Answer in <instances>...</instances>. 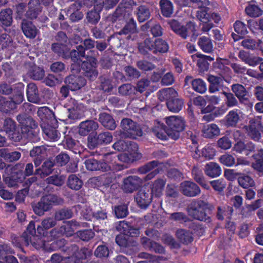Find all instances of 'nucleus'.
<instances>
[{
    "label": "nucleus",
    "mask_w": 263,
    "mask_h": 263,
    "mask_svg": "<svg viewBox=\"0 0 263 263\" xmlns=\"http://www.w3.org/2000/svg\"><path fill=\"white\" fill-rule=\"evenodd\" d=\"M201 33L197 29V26L194 22L191 21L186 23L185 26H182V38L186 39L191 36V41H195L197 36Z\"/></svg>",
    "instance_id": "obj_17"
},
{
    "label": "nucleus",
    "mask_w": 263,
    "mask_h": 263,
    "mask_svg": "<svg viewBox=\"0 0 263 263\" xmlns=\"http://www.w3.org/2000/svg\"><path fill=\"white\" fill-rule=\"evenodd\" d=\"M73 109V110H71L70 113L68 114V118L73 120L80 118L83 114L84 109V105L82 104L79 103L78 102Z\"/></svg>",
    "instance_id": "obj_57"
},
{
    "label": "nucleus",
    "mask_w": 263,
    "mask_h": 263,
    "mask_svg": "<svg viewBox=\"0 0 263 263\" xmlns=\"http://www.w3.org/2000/svg\"><path fill=\"white\" fill-rule=\"evenodd\" d=\"M23 237L26 245H29L30 243L36 249H39L45 246V241L37 236H31L29 239L28 236L26 237L24 235Z\"/></svg>",
    "instance_id": "obj_46"
},
{
    "label": "nucleus",
    "mask_w": 263,
    "mask_h": 263,
    "mask_svg": "<svg viewBox=\"0 0 263 263\" xmlns=\"http://www.w3.org/2000/svg\"><path fill=\"white\" fill-rule=\"evenodd\" d=\"M24 85L22 83H18L14 85L13 91L14 94L11 99L14 100L17 105L22 103L24 100Z\"/></svg>",
    "instance_id": "obj_41"
},
{
    "label": "nucleus",
    "mask_w": 263,
    "mask_h": 263,
    "mask_svg": "<svg viewBox=\"0 0 263 263\" xmlns=\"http://www.w3.org/2000/svg\"><path fill=\"white\" fill-rule=\"evenodd\" d=\"M185 127V121L182 118V142L192 153V157L198 159L200 157V151L198 149V138L195 134L191 130L184 132Z\"/></svg>",
    "instance_id": "obj_3"
},
{
    "label": "nucleus",
    "mask_w": 263,
    "mask_h": 263,
    "mask_svg": "<svg viewBox=\"0 0 263 263\" xmlns=\"http://www.w3.org/2000/svg\"><path fill=\"white\" fill-rule=\"evenodd\" d=\"M72 211L68 209H63L57 211L54 214V218L57 220H62L69 219L72 217Z\"/></svg>",
    "instance_id": "obj_59"
},
{
    "label": "nucleus",
    "mask_w": 263,
    "mask_h": 263,
    "mask_svg": "<svg viewBox=\"0 0 263 263\" xmlns=\"http://www.w3.org/2000/svg\"><path fill=\"white\" fill-rule=\"evenodd\" d=\"M131 150L126 151V153L121 154L118 156H113V153H107L104 155V160L109 163V166L111 164L113 165H119L121 166V169L117 170H111L114 172H118L125 169L126 166L122 163H129L133 161L139 159L141 157V154L138 152V146L137 144H132L130 147Z\"/></svg>",
    "instance_id": "obj_2"
},
{
    "label": "nucleus",
    "mask_w": 263,
    "mask_h": 263,
    "mask_svg": "<svg viewBox=\"0 0 263 263\" xmlns=\"http://www.w3.org/2000/svg\"><path fill=\"white\" fill-rule=\"evenodd\" d=\"M208 81L210 83L209 91L211 93H214L219 90L221 87V83L222 82V78L210 74L208 77Z\"/></svg>",
    "instance_id": "obj_37"
},
{
    "label": "nucleus",
    "mask_w": 263,
    "mask_h": 263,
    "mask_svg": "<svg viewBox=\"0 0 263 263\" xmlns=\"http://www.w3.org/2000/svg\"><path fill=\"white\" fill-rule=\"evenodd\" d=\"M55 219H53L51 217H48L46 219H44L41 223V226H39L37 227V232L40 235H44V230H48L53 227H54L56 224Z\"/></svg>",
    "instance_id": "obj_42"
},
{
    "label": "nucleus",
    "mask_w": 263,
    "mask_h": 263,
    "mask_svg": "<svg viewBox=\"0 0 263 263\" xmlns=\"http://www.w3.org/2000/svg\"><path fill=\"white\" fill-rule=\"evenodd\" d=\"M112 134L108 132H102L97 136L88 137V146L90 149H94L101 144H107L110 143L112 140Z\"/></svg>",
    "instance_id": "obj_10"
},
{
    "label": "nucleus",
    "mask_w": 263,
    "mask_h": 263,
    "mask_svg": "<svg viewBox=\"0 0 263 263\" xmlns=\"http://www.w3.org/2000/svg\"><path fill=\"white\" fill-rule=\"evenodd\" d=\"M26 93L29 102L36 104L41 103L42 100L39 97L37 88L34 83H29L27 85Z\"/></svg>",
    "instance_id": "obj_27"
},
{
    "label": "nucleus",
    "mask_w": 263,
    "mask_h": 263,
    "mask_svg": "<svg viewBox=\"0 0 263 263\" xmlns=\"http://www.w3.org/2000/svg\"><path fill=\"white\" fill-rule=\"evenodd\" d=\"M3 130L10 140L18 142L22 138L21 133L16 129L15 122L11 118H6L4 122Z\"/></svg>",
    "instance_id": "obj_9"
},
{
    "label": "nucleus",
    "mask_w": 263,
    "mask_h": 263,
    "mask_svg": "<svg viewBox=\"0 0 263 263\" xmlns=\"http://www.w3.org/2000/svg\"><path fill=\"white\" fill-rule=\"evenodd\" d=\"M41 11V6L39 0H31L28 3V10L26 16L30 19H33L37 17L39 12Z\"/></svg>",
    "instance_id": "obj_32"
},
{
    "label": "nucleus",
    "mask_w": 263,
    "mask_h": 263,
    "mask_svg": "<svg viewBox=\"0 0 263 263\" xmlns=\"http://www.w3.org/2000/svg\"><path fill=\"white\" fill-rule=\"evenodd\" d=\"M165 184V181L163 179H159L156 180L152 185L151 195L157 197L161 196L162 195Z\"/></svg>",
    "instance_id": "obj_44"
},
{
    "label": "nucleus",
    "mask_w": 263,
    "mask_h": 263,
    "mask_svg": "<svg viewBox=\"0 0 263 263\" xmlns=\"http://www.w3.org/2000/svg\"><path fill=\"white\" fill-rule=\"evenodd\" d=\"M155 41L149 38L146 39L143 42L139 45V51L143 54H146L149 51L154 53Z\"/></svg>",
    "instance_id": "obj_48"
},
{
    "label": "nucleus",
    "mask_w": 263,
    "mask_h": 263,
    "mask_svg": "<svg viewBox=\"0 0 263 263\" xmlns=\"http://www.w3.org/2000/svg\"><path fill=\"white\" fill-rule=\"evenodd\" d=\"M192 175L194 180L205 189L210 188L203 176L202 171L197 166H194L192 170Z\"/></svg>",
    "instance_id": "obj_31"
},
{
    "label": "nucleus",
    "mask_w": 263,
    "mask_h": 263,
    "mask_svg": "<svg viewBox=\"0 0 263 263\" xmlns=\"http://www.w3.org/2000/svg\"><path fill=\"white\" fill-rule=\"evenodd\" d=\"M238 182L239 185L244 189H248L255 185V182L253 178L244 173L240 174L238 179Z\"/></svg>",
    "instance_id": "obj_47"
},
{
    "label": "nucleus",
    "mask_w": 263,
    "mask_h": 263,
    "mask_svg": "<svg viewBox=\"0 0 263 263\" xmlns=\"http://www.w3.org/2000/svg\"><path fill=\"white\" fill-rule=\"evenodd\" d=\"M160 6L162 13L165 17H170L173 12L172 3L169 0H160Z\"/></svg>",
    "instance_id": "obj_50"
},
{
    "label": "nucleus",
    "mask_w": 263,
    "mask_h": 263,
    "mask_svg": "<svg viewBox=\"0 0 263 263\" xmlns=\"http://www.w3.org/2000/svg\"><path fill=\"white\" fill-rule=\"evenodd\" d=\"M76 7L77 5L74 4L70 7L69 9V11L71 12L70 15V18L73 22L78 21L81 20L83 17V13Z\"/></svg>",
    "instance_id": "obj_64"
},
{
    "label": "nucleus",
    "mask_w": 263,
    "mask_h": 263,
    "mask_svg": "<svg viewBox=\"0 0 263 263\" xmlns=\"http://www.w3.org/2000/svg\"><path fill=\"white\" fill-rule=\"evenodd\" d=\"M142 184V180L137 176H130L124 179L122 189L126 193H132Z\"/></svg>",
    "instance_id": "obj_15"
},
{
    "label": "nucleus",
    "mask_w": 263,
    "mask_h": 263,
    "mask_svg": "<svg viewBox=\"0 0 263 263\" xmlns=\"http://www.w3.org/2000/svg\"><path fill=\"white\" fill-rule=\"evenodd\" d=\"M193 89L200 93H204L206 89V84L201 79H195L192 82Z\"/></svg>",
    "instance_id": "obj_56"
},
{
    "label": "nucleus",
    "mask_w": 263,
    "mask_h": 263,
    "mask_svg": "<svg viewBox=\"0 0 263 263\" xmlns=\"http://www.w3.org/2000/svg\"><path fill=\"white\" fill-rule=\"evenodd\" d=\"M91 55L90 58H87V61H83L81 64V67L85 71V75L90 80L95 79L98 75L95 66L97 64V60L95 58L96 53L95 51H91Z\"/></svg>",
    "instance_id": "obj_7"
},
{
    "label": "nucleus",
    "mask_w": 263,
    "mask_h": 263,
    "mask_svg": "<svg viewBox=\"0 0 263 263\" xmlns=\"http://www.w3.org/2000/svg\"><path fill=\"white\" fill-rule=\"evenodd\" d=\"M99 121L105 128L114 130L116 127V124L112 117L106 113H102L99 116Z\"/></svg>",
    "instance_id": "obj_35"
},
{
    "label": "nucleus",
    "mask_w": 263,
    "mask_h": 263,
    "mask_svg": "<svg viewBox=\"0 0 263 263\" xmlns=\"http://www.w3.org/2000/svg\"><path fill=\"white\" fill-rule=\"evenodd\" d=\"M254 161L252 167L258 174L263 175V149H260L252 155Z\"/></svg>",
    "instance_id": "obj_25"
},
{
    "label": "nucleus",
    "mask_w": 263,
    "mask_h": 263,
    "mask_svg": "<svg viewBox=\"0 0 263 263\" xmlns=\"http://www.w3.org/2000/svg\"><path fill=\"white\" fill-rule=\"evenodd\" d=\"M37 114L41 119V124L45 123L47 124H51L53 126L57 125V120L53 111L48 107L43 106L39 108Z\"/></svg>",
    "instance_id": "obj_12"
},
{
    "label": "nucleus",
    "mask_w": 263,
    "mask_h": 263,
    "mask_svg": "<svg viewBox=\"0 0 263 263\" xmlns=\"http://www.w3.org/2000/svg\"><path fill=\"white\" fill-rule=\"evenodd\" d=\"M136 31V23L133 18L130 19L129 22L124 26V27L119 32V34H128L133 33Z\"/></svg>",
    "instance_id": "obj_63"
},
{
    "label": "nucleus",
    "mask_w": 263,
    "mask_h": 263,
    "mask_svg": "<svg viewBox=\"0 0 263 263\" xmlns=\"http://www.w3.org/2000/svg\"><path fill=\"white\" fill-rule=\"evenodd\" d=\"M157 165L158 162L157 161H152L139 167L138 172L140 174H144L153 171L145 177V180H151L159 172L157 170L155 169Z\"/></svg>",
    "instance_id": "obj_22"
},
{
    "label": "nucleus",
    "mask_w": 263,
    "mask_h": 263,
    "mask_svg": "<svg viewBox=\"0 0 263 263\" xmlns=\"http://www.w3.org/2000/svg\"><path fill=\"white\" fill-rule=\"evenodd\" d=\"M132 3V0H122L116 10V15L125 16L126 14H129Z\"/></svg>",
    "instance_id": "obj_36"
},
{
    "label": "nucleus",
    "mask_w": 263,
    "mask_h": 263,
    "mask_svg": "<svg viewBox=\"0 0 263 263\" xmlns=\"http://www.w3.org/2000/svg\"><path fill=\"white\" fill-rule=\"evenodd\" d=\"M17 121L22 126V128H26V131L29 132V129H35L37 125L34 120L26 114H20L17 116Z\"/></svg>",
    "instance_id": "obj_28"
},
{
    "label": "nucleus",
    "mask_w": 263,
    "mask_h": 263,
    "mask_svg": "<svg viewBox=\"0 0 263 263\" xmlns=\"http://www.w3.org/2000/svg\"><path fill=\"white\" fill-rule=\"evenodd\" d=\"M213 67L214 70L220 74H225L230 71V68L224 63L222 62L221 59H217L216 61L213 63Z\"/></svg>",
    "instance_id": "obj_58"
},
{
    "label": "nucleus",
    "mask_w": 263,
    "mask_h": 263,
    "mask_svg": "<svg viewBox=\"0 0 263 263\" xmlns=\"http://www.w3.org/2000/svg\"><path fill=\"white\" fill-rule=\"evenodd\" d=\"M79 226V223L75 220L68 221L61 227L60 231L66 236H71Z\"/></svg>",
    "instance_id": "obj_45"
},
{
    "label": "nucleus",
    "mask_w": 263,
    "mask_h": 263,
    "mask_svg": "<svg viewBox=\"0 0 263 263\" xmlns=\"http://www.w3.org/2000/svg\"><path fill=\"white\" fill-rule=\"evenodd\" d=\"M201 190L195 183L186 181L182 183V193L188 197H195L200 194Z\"/></svg>",
    "instance_id": "obj_19"
},
{
    "label": "nucleus",
    "mask_w": 263,
    "mask_h": 263,
    "mask_svg": "<svg viewBox=\"0 0 263 263\" xmlns=\"http://www.w3.org/2000/svg\"><path fill=\"white\" fill-rule=\"evenodd\" d=\"M24 179V175L22 172L17 173L16 175L10 177L7 183L10 187H16L18 183H21Z\"/></svg>",
    "instance_id": "obj_61"
},
{
    "label": "nucleus",
    "mask_w": 263,
    "mask_h": 263,
    "mask_svg": "<svg viewBox=\"0 0 263 263\" xmlns=\"http://www.w3.org/2000/svg\"><path fill=\"white\" fill-rule=\"evenodd\" d=\"M205 174L210 178H216L221 174V168L219 165L214 162H209L205 164L204 167Z\"/></svg>",
    "instance_id": "obj_23"
},
{
    "label": "nucleus",
    "mask_w": 263,
    "mask_h": 263,
    "mask_svg": "<svg viewBox=\"0 0 263 263\" xmlns=\"http://www.w3.org/2000/svg\"><path fill=\"white\" fill-rule=\"evenodd\" d=\"M65 82L71 91L80 89L86 84V80L81 77L70 75L65 79Z\"/></svg>",
    "instance_id": "obj_20"
},
{
    "label": "nucleus",
    "mask_w": 263,
    "mask_h": 263,
    "mask_svg": "<svg viewBox=\"0 0 263 263\" xmlns=\"http://www.w3.org/2000/svg\"><path fill=\"white\" fill-rule=\"evenodd\" d=\"M214 209V205L206 201L193 199L187 206L186 210L189 217L200 221L210 222V215Z\"/></svg>",
    "instance_id": "obj_1"
},
{
    "label": "nucleus",
    "mask_w": 263,
    "mask_h": 263,
    "mask_svg": "<svg viewBox=\"0 0 263 263\" xmlns=\"http://www.w3.org/2000/svg\"><path fill=\"white\" fill-rule=\"evenodd\" d=\"M233 28L236 33L232 32L231 37L234 42L244 39L249 33L248 26L241 21L236 20L233 24Z\"/></svg>",
    "instance_id": "obj_16"
},
{
    "label": "nucleus",
    "mask_w": 263,
    "mask_h": 263,
    "mask_svg": "<svg viewBox=\"0 0 263 263\" xmlns=\"http://www.w3.org/2000/svg\"><path fill=\"white\" fill-rule=\"evenodd\" d=\"M159 100L161 101L172 100L178 97L177 92L172 88H167L160 90L158 93Z\"/></svg>",
    "instance_id": "obj_33"
},
{
    "label": "nucleus",
    "mask_w": 263,
    "mask_h": 263,
    "mask_svg": "<svg viewBox=\"0 0 263 263\" xmlns=\"http://www.w3.org/2000/svg\"><path fill=\"white\" fill-rule=\"evenodd\" d=\"M86 168L91 171H101L102 172H108L110 170H118L121 169V166L119 165H113L112 164L109 166L108 163L104 160L103 157V161H99L93 158L87 159L85 161Z\"/></svg>",
    "instance_id": "obj_6"
},
{
    "label": "nucleus",
    "mask_w": 263,
    "mask_h": 263,
    "mask_svg": "<svg viewBox=\"0 0 263 263\" xmlns=\"http://www.w3.org/2000/svg\"><path fill=\"white\" fill-rule=\"evenodd\" d=\"M98 124L93 120H86L79 125V133L82 136H86L90 132L97 129Z\"/></svg>",
    "instance_id": "obj_26"
},
{
    "label": "nucleus",
    "mask_w": 263,
    "mask_h": 263,
    "mask_svg": "<svg viewBox=\"0 0 263 263\" xmlns=\"http://www.w3.org/2000/svg\"><path fill=\"white\" fill-rule=\"evenodd\" d=\"M231 89L240 103L245 104H248L249 95L243 85L238 83L234 84L231 86Z\"/></svg>",
    "instance_id": "obj_18"
},
{
    "label": "nucleus",
    "mask_w": 263,
    "mask_h": 263,
    "mask_svg": "<svg viewBox=\"0 0 263 263\" xmlns=\"http://www.w3.org/2000/svg\"><path fill=\"white\" fill-rule=\"evenodd\" d=\"M22 29L24 35L28 38H34L37 34L38 30L31 22L23 20L22 23Z\"/></svg>",
    "instance_id": "obj_29"
},
{
    "label": "nucleus",
    "mask_w": 263,
    "mask_h": 263,
    "mask_svg": "<svg viewBox=\"0 0 263 263\" xmlns=\"http://www.w3.org/2000/svg\"><path fill=\"white\" fill-rule=\"evenodd\" d=\"M85 48L82 45H79L77 47V50L73 49L70 52V58L71 60L73 62L71 65V70L76 71V72H78L80 71V65L82 64V61L80 60L81 57H84Z\"/></svg>",
    "instance_id": "obj_13"
},
{
    "label": "nucleus",
    "mask_w": 263,
    "mask_h": 263,
    "mask_svg": "<svg viewBox=\"0 0 263 263\" xmlns=\"http://www.w3.org/2000/svg\"><path fill=\"white\" fill-rule=\"evenodd\" d=\"M219 162L228 167H231L234 165H237L238 163H236L235 158L232 155L229 154H225L221 156L219 158Z\"/></svg>",
    "instance_id": "obj_54"
},
{
    "label": "nucleus",
    "mask_w": 263,
    "mask_h": 263,
    "mask_svg": "<svg viewBox=\"0 0 263 263\" xmlns=\"http://www.w3.org/2000/svg\"><path fill=\"white\" fill-rule=\"evenodd\" d=\"M132 144H136L129 141L119 140L112 145V148L118 151H130V147Z\"/></svg>",
    "instance_id": "obj_55"
},
{
    "label": "nucleus",
    "mask_w": 263,
    "mask_h": 263,
    "mask_svg": "<svg viewBox=\"0 0 263 263\" xmlns=\"http://www.w3.org/2000/svg\"><path fill=\"white\" fill-rule=\"evenodd\" d=\"M53 165L54 163L52 161L47 160L44 162L41 168L36 170L35 173L41 178H44L52 173Z\"/></svg>",
    "instance_id": "obj_40"
},
{
    "label": "nucleus",
    "mask_w": 263,
    "mask_h": 263,
    "mask_svg": "<svg viewBox=\"0 0 263 263\" xmlns=\"http://www.w3.org/2000/svg\"><path fill=\"white\" fill-rule=\"evenodd\" d=\"M82 180L75 175H71L69 176L67 181L68 186L74 190H79L82 186Z\"/></svg>",
    "instance_id": "obj_53"
},
{
    "label": "nucleus",
    "mask_w": 263,
    "mask_h": 263,
    "mask_svg": "<svg viewBox=\"0 0 263 263\" xmlns=\"http://www.w3.org/2000/svg\"><path fill=\"white\" fill-rule=\"evenodd\" d=\"M121 127L123 130V133H121L123 135L122 137L136 139L142 135V131L140 127L130 119H122L121 122Z\"/></svg>",
    "instance_id": "obj_5"
},
{
    "label": "nucleus",
    "mask_w": 263,
    "mask_h": 263,
    "mask_svg": "<svg viewBox=\"0 0 263 263\" xmlns=\"http://www.w3.org/2000/svg\"><path fill=\"white\" fill-rule=\"evenodd\" d=\"M138 205L141 208H146L151 203L152 199V195L147 191L141 190L139 191L135 197Z\"/></svg>",
    "instance_id": "obj_21"
},
{
    "label": "nucleus",
    "mask_w": 263,
    "mask_h": 263,
    "mask_svg": "<svg viewBox=\"0 0 263 263\" xmlns=\"http://www.w3.org/2000/svg\"><path fill=\"white\" fill-rule=\"evenodd\" d=\"M203 136L206 138L213 139L220 135V129L215 123H211L204 126L202 130Z\"/></svg>",
    "instance_id": "obj_30"
},
{
    "label": "nucleus",
    "mask_w": 263,
    "mask_h": 263,
    "mask_svg": "<svg viewBox=\"0 0 263 263\" xmlns=\"http://www.w3.org/2000/svg\"><path fill=\"white\" fill-rule=\"evenodd\" d=\"M52 50L57 53L59 56L63 58H67L69 57L68 50L64 44L62 43H54L52 45Z\"/></svg>",
    "instance_id": "obj_49"
},
{
    "label": "nucleus",
    "mask_w": 263,
    "mask_h": 263,
    "mask_svg": "<svg viewBox=\"0 0 263 263\" xmlns=\"http://www.w3.org/2000/svg\"><path fill=\"white\" fill-rule=\"evenodd\" d=\"M247 130L248 135L252 140L259 141L261 139V134L263 132V126L260 118H254L249 121Z\"/></svg>",
    "instance_id": "obj_8"
},
{
    "label": "nucleus",
    "mask_w": 263,
    "mask_h": 263,
    "mask_svg": "<svg viewBox=\"0 0 263 263\" xmlns=\"http://www.w3.org/2000/svg\"><path fill=\"white\" fill-rule=\"evenodd\" d=\"M245 12L248 15L252 17H259L262 14L261 9L253 1H251L248 3V6L245 8Z\"/></svg>",
    "instance_id": "obj_39"
},
{
    "label": "nucleus",
    "mask_w": 263,
    "mask_h": 263,
    "mask_svg": "<svg viewBox=\"0 0 263 263\" xmlns=\"http://www.w3.org/2000/svg\"><path fill=\"white\" fill-rule=\"evenodd\" d=\"M165 122L170 127V132L173 133L176 130L179 132V137L180 136V132L181 130V119L178 116H173L165 118Z\"/></svg>",
    "instance_id": "obj_34"
},
{
    "label": "nucleus",
    "mask_w": 263,
    "mask_h": 263,
    "mask_svg": "<svg viewBox=\"0 0 263 263\" xmlns=\"http://www.w3.org/2000/svg\"><path fill=\"white\" fill-rule=\"evenodd\" d=\"M137 15L138 21L140 22H143L149 18L151 12L148 7L142 5L138 8Z\"/></svg>",
    "instance_id": "obj_52"
},
{
    "label": "nucleus",
    "mask_w": 263,
    "mask_h": 263,
    "mask_svg": "<svg viewBox=\"0 0 263 263\" xmlns=\"http://www.w3.org/2000/svg\"><path fill=\"white\" fill-rule=\"evenodd\" d=\"M198 45L204 52L211 53L213 50V45L212 40L207 36H202L199 38Z\"/></svg>",
    "instance_id": "obj_38"
},
{
    "label": "nucleus",
    "mask_w": 263,
    "mask_h": 263,
    "mask_svg": "<svg viewBox=\"0 0 263 263\" xmlns=\"http://www.w3.org/2000/svg\"><path fill=\"white\" fill-rule=\"evenodd\" d=\"M153 132L158 138L163 140H167L168 137L174 140L179 138L178 130L173 133L170 132L169 129L166 131L164 125L159 122L153 128Z\"/></svg>",
    "instance_id": "obj_11"
},
{
    "label": "nucleus",
    "mask_w": 263,
    "mask_h": 263,
    "mask_svg": "<svg viewBox=\"0 0 263 263\" xmlns=\"http://www.w3.org/2000/svg\"><path fill=\"white\" fill-rule=\"evenodd\" d=\"M12 11L10 9L2 10L0 12V21L2 23L6 26H9L12 22Z\"/></svg>",
    "instance_id": "obj_51"
},
{
    "label": "nucleus",
    "mask_w": 263,
    "mask_h": 263,
    "mask_svg": "<svg viewBox=\"0 0 263 263\" xmlns=\"http://www.w3.org/2000/svg\"><path fill=\"white\" fill-rule=\"evenodd\" d=\"M240 110L238 109L230 110L222 120L223 124L227 128L236 127L240 121Z\"/></svg>",
    "instance_id": "obj_14"
},
{
    "label": "nucleus",
    "mask_w": 263,
    "mask_h": 263,
    "mask_svg": "<svg viewBox=\"0 0 263 263\" xmlns=\"http://www.w3.org/2000/svg\"><path fill=\"white\" fill-rule=\"evenodd\" d=\"M41 126L42 130L47 138L50 140L56 141L59 138L60 133L58 132L56 128L58 126V122L56 126H53L51 124H47L45 123H41Z\"/></svg>",
    "instance_id": "obj_24"
},
{
    "label": "nucleus",
    "mask_w": 263,
    "mask_h": 263,
    "mask_svg": "<svg viewBox=\"0 0 263 263\" xmlns=\"http://www.w3.org/2000/svg\"><path fill=\"white\" fill-rule=\"evenodd\" d=\"M0 156L8 161L13 162L18 160L21 154L18 152H9L7 148H2L0 149Z\"/></svg>",
    "instance_id": "obj_43"
},
{
    "label": "nucleus",
    "mask_w": 263,
    "mask_h": 263,
    "mask_svg": "<svg viewBox=\"0 0 263 263\" xmlns=\"http://www.w3.org/2000/svg\"><path fill=\"white\" fill-rule=\"evenodd\" d=\"M63 199L54 194H48L42 197L40 201L32 205L34 213L43 215L45 212L49 211L53 205L62 203Z\"/></svg>",
    "instance_id": "obj_4"
},
{
    "label": "nucleus",
    "mask_w": 263,
    "mask_h": 263,
    "mask_svg": "<svg viewBox=\"0 0 263 263\" xmlns=\"http://www.w3.org/2000/svg\"><path fill=\"white\" fill-rule=\"evenodd\" d=\"M17 104L11 99L9 101H4L0 103V111L8 113L16 108Z\"/></svg>",
    "instance_id": "obj_62"
},
{
    "label": "nucleus",
    "mask_w": 263,
    "mask_h": 263,
    "mask_svg": "<svg viewBox=\"0 0 263 263\" xmlns=\"http://www.w3.org/2000/svg\"><path fill=\"white\" fill-rule=\"evenodd\" d=\"M168 45L164 40L159 39L155 41L154 53H164L168 51Z\"/></svg>",
    "instance_id": "obj_60"
}]
</instances>
